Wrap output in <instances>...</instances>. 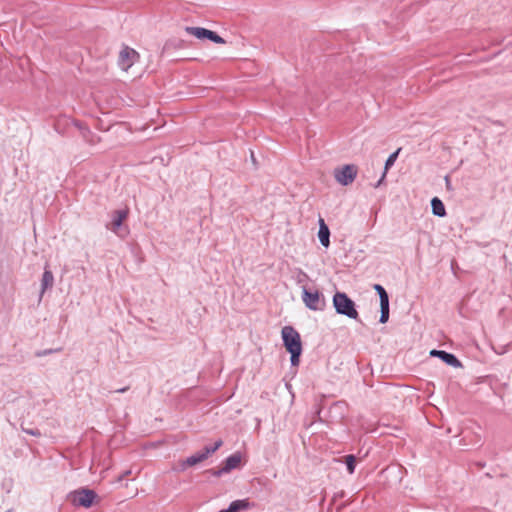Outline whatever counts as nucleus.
Here are the masks:
<instances>
[{
	"mask_svg": "<svg viewBox=\"0 0 512 512\" xmlns=\"http://www.w3.org/2000/svg\"><path fill=\"white\" fill-rule=\"evenodd\" d=\"M282 339L286 350L291 354V364L297 366L302 353L300 334L292 327L285 326L281 331Z\"/></svg>",
	"mask_w": 512,
	"mask_h": 512,
	"instance_id": "nucleus-1",
	"label": "nucleus"
},
{
	"mask_svg": "<svg viewBox=\"0 0 512 512\" xmlns=\"http://www.w3.org/2000/svg\"><path fill=\"white\" fill-rule=\"evenodd\" d=\"M333 306L338 314L352 319L358 318L355 303L344 292H336L333 296Z\"/></svg>",
	"mask_w": 512,
	"mask_h": 512,
	"instance_id": "nucleus-2",
	"label": "nucleus"
},
{
	"mask_svg": "<svg viewBox=\"0 0 512 512\" xmlns=\"http://www.w3.org/2000/svg\"><path fill=\"white\" fill-rule=\"evenodd\" d=\"M223 442L222 440H218L212 446H206L202 451L182 460L180 462V470L184 471L188 467L194 466L204 460H206L210 455L215 453L221 446Z\"/></svg>",
	"mask_w": 512,
	"mask_h": 512,
	"instance_id": "nucleus-3",
	"label": "nucleus"
},
{
	"mask_svg": "<svg viewBox=\"0 0 512 512\" xmlns=\"http://www.w3.org/2000/svg\"><path fill=\"white\" fill-rule=\"evenodd\" d=\"M302 301L311 310L321 311L325 307L324 296L318 291H310L306 287L302 289Z\"/></svg>",
	"mask_w": 512,
	"mask_h": 512,
	"instance_id": "nucleus-4",
	"label": "nucleus"
},
{
	"mask_svg": "<svg viewBox=\"0 0 512 512\" xmlns=\"http://www.w3.org/2000/svg\"><path fill=\"white\" fill-rule=\"evenodd\" d=\"M69 497L73 505L89 508L97 495L93 490L80 489L72 492Z\"/></svg>",
	"mask_w": 512,
	"mask_h": 512,
	"instance_id": "nucleus-5",
	"label": "nucleus"
},
{
	"mask_svg": "<svg viewBox=\"0 0 512 512\" xmlns=\"http://www.w3.org/2000/svg\"><path fill=\"white\" fill-rule=\"evenodd\" d=\"M356 176L357 167L354 165H344L343 167L334 170V177L336 181L343 186L351 184L355 180Z\"/></svg>",
	"mask_w": 512,
	"mask_h": 512,
	"instance_id": "nucleus-6",
	"label": "nucleus"
},
{
	"mask_svg": "<svg viewBox=\"0 0 512 512\" xmlns=\"http://www.w3.org/2000/svg\"><path fill=\"white\" fill-rule=\"evenodd\" d=\"M185 31L197 39H208L217 44H225V40L216 34L214 31L208 30L203 27H186Z\"/></svg>",
	"mask_w": 512,
	"mask_h": 512,
	"instance_id": "nucleus-7",
	"label": "nucleus"
},
{
	"mask_svg": "<svg viewBox=\"0 0 512 512\" xmlns=\"http://www.w3.org/2000/svg\"><path fill=\"white\" fill-rule=\"evenodd\" d=\"M128 211L127 210H116L112 215L111 224L108 226L110 230H112L115 234L120 237H125L128 234V230L126 228H122L123 221L127 218Z\"/></svg>",
	"mask_w": 512,
	"mask_h": 512,
	"instance_id": "nucleus-8",
	"label": "nucleus"
},
{
	"mask_svg": "<svg viewBox=\"0 0 512 512\" xmlns=\"http://www.w3.org/2000/svg\"><path fill=\"white\" fill-rule=\"evenodd\" d=\"M139 59V54L132 48L124 47L119 54L118 63L123 71L128 69Z\"/></svg>",
	"mask_w": 512,
	"mask_h": 512,
	"instance_id": "nucleus-9",
	"label": "nucleus"
},
{
	"mask_svg": "<svg viewBox=\"0 0 512 512\" xmlns=\"http://www.w3.org/2000/svg\"><path fill=\"white\" fill-rule=\"evenodd\" d=\"M430 355L432 357L440 358L442 361L452 367L458 368L462 366L461 362L453 354L447 353L446 351L434 349L430 351Z\"/></svg>",
	"mask_w": 512,
	"mask_h": 512,
	"instance_id": "nucleus-10",
	"label": "nucleus"
},
{
	"mask_svg": "<svg viewBox=\"0 0 512 512\" xmlns=\"http://www.w3.org/2000/svg\"><path fill=\"white\" fill-rule=\"evenodd\" d=\"M240 463H241V456L239 454H233L225 460L224 466L219 471L215 472V475H220L222 473H228L231 470L238 468Z\"/></svg>",
	"mask_w": 512,
	"mask_h": 512,
	"instance_id": "nucleus-11",
	"label": "nucleus"
},
{
	"mask_svg": "<svg viewBox=\"0 0 512 512\" xmlns=\"http://www.w3.org/2000/svg\"><path fill=\"white\" fill-rule=\"evenodd\" d=\"M318 238H319L320 243L324 247H326V248L329 247V245H330V239H329L330 238V230H329L328 226L326 225L323 218L319 219Z\"/></svg>",
	"mask_w": 512,
	"mask_h": 512,
	"instance_id": "nucleus-12",
	"label": "nucleus"
},
{
	"mask_svg": "<svg viewBox=\"0 0 512 512\" xmlns=\"http://www.w3.org/2000/svg\"><path fill=\"white\" fill-rule=\"evenodd\" d=\"M431 206L434 215L439 217H444L446 215L445 206L439 198L434 197L431 201Z\"/></svg>",
	"mask_w": 512,
	"mask_h": 512,
	"instance_id": "nucleus-13",
	"label": "nucleus"
},
{
	"mask_svg": "<svg viewBox=\"0 0 512 512\" xmlns=\"http://www.w3.org/2000/svg\"><path fill=\"white\" fill-rule=\"evenodd\" d=\"M53 283H54V276L52 274V272L50 270H45L44 273H43V276H42V281H41V287H42V290H41V294H43L46 289L50 288L53 286Z\"/></svg>",
	"mask_w": 512,
	"mask_h": 512,
	"instance_id": "nucleus-14",
	"label": "nucleus"
},
{
	"mask_svg": "<svg viewBox=\"0 0 512 512\" xmlns=\"http://www.w3.org/2000/svg\"><path fill=\"white\" fill-rule=\"evenodd\" d=\"M399 152H400V148H399L397 151H395L394 153H392V154L388 157V159L386 160V162H385V169H384L383 175H382L381 179L379 180V182H378L377 186H379V185L381 184V182L383 181V179L385 178V176H386V173H387L388 169H389L391 166H393V165H394V163H395V161H396V159H397V157H398Z\"/></svg>",
	"mask_w": 512,
	"mask_h": 512,
	"instance_id": "nucleus-15",
	"label": "nucleus"
},
{
	"mask_svg": "<svg viewBox=\"0 0 512 512\" xmlns=\"http://www.w3.org/2000/svg\"><path fill=\"white\" fill-rule=\"evenodd\" d=\"M380 309H381L380 322L386 323L389 319V301L380 303Z\"/></svg>",
	"mask_w": 512,
	"mask_h": 512,
	"instance_id": "nucleus-16",
	"label": "nucleus"
},
{
	"mask_svg": "<svg viewBox=\"0 0 512 512\" xmlns=\"http://www.w3.org/2000/svg\"><path fill=\"white\" fill-rule=\"evenodd\" d=\"M345 464L347 466V470L350 474H353L355 471L356 458L354 455H347L344 457Z\"/></svg>",
	"mask_w": 512,
	"mask_h": 512,
	"instance_id": "nucleus-17",
	"label": "nucleus"
},
{
	"mask_svg": "<svg viewBox=\"0 0 512 512\" xmlns=\"http://www.w3.org/2000/svg\"><path fill=\"white\" fill-rule=\"evenodd\" d=\"M374 289L378 292L379 294V298H380V303H383L385 301H389V297H388V294L386 292V290L379 284H376L374 286Z\"/></svg>",
	"mask_w": 512,
	"mask_h": 512,
	"instance_id": "nucleus-18",
	"label": "nucleus"
},
{
	"mask_svg": "<svg viewBox=\"0 0 512 512\" xmlns=\"http://www.w3.org/2000/svg\"><path fill=\"white\" fill-rule=\"evenodd\" d=\"M25 432L33 436H40V432L38 430H25Z\"/></svg>",
	"mask_w": 512,
	"mask_h": 512,
	"instance_id": "nucleus-19",
	"label": "nucleus"
},
{
	"mask_svg": "<svg viewBox=\"0 0 512 512\" xmlns=\"http://www.w3.org/2000/svg\"><path fill=\"white\" fill-rule=\"evenodd\" d=\"M131 473L130 470H127L124 472V474L122 476L119 477V481L122 480L124 477H126L127 475H129Z\"/></svg>",
	"mask_w": 512,
	"mask_h": 512,
	"instance_id": "nucleus-20",
	"label": "nucleus"
},
{
	"mask_svg": "<svg viewBox=\"0 0 512 512\" xmlns=\"http://www.w3.org/2000/svg\"><path fill=\"white\" fill-rule=\"evenodd\" d=\"M127 389H128V388H127V387H125V388H122V389L117 390V392L123 393V392H125Z\"/></svg>",
	"mask_w": 512,
	"mask_h": 512,
	"instance_id": "nucleus-21",
	"label": "nucleus"
},
{
	"mask_svg": "<svg viewBox=\"0 0 512 512\" xmlns=\"http://www.w3.org/2000/svg\"><path fill=\"white\" fill-rule=\"evenodd\" d=\"M445 179H446V184H449V178L446 177Z\"/></svg>",
	"mask_w": 512,
	"mask_h": 512,
	"instance_id": "nucleus-22",
	"label": "nucleus"
}]
</instances>
